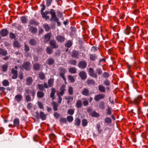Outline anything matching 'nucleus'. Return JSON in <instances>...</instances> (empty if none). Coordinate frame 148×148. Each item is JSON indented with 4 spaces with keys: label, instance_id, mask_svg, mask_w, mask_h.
I'll return each mask as SVG.
<instances>
[{
    "label": "nucleus",
    "instance_id": "9d476101",
    "mask_svg": "<svg viewBox=\"0 0 148 148\" xmlns=\"http://www.w3.org/2000/svg\"><path fill=\"white\" fill-rule=\"evenodd\" d=\"M51 34L50 33H48L45 35L44 36L43 38L44 40V43H47L50 39L51 37Z\"/></svg>",
    "mask_w": 148,
    "mask_h": 148
},
{
    "label": "nucleus",
    "instance_id": "7c9ffc66",
    "mask_svg": "<svg viewBox=\"0 0 148 148\" xmlns=\"http://www.w3.org/2000/svg\"><path fill=\"white\" fill-rule=\"evenodd\" d=\"M99 90L101 92H105V89L104 86L101 85H99Z\"/></svg>",
    "mask_w": 148,
    "mask_h": 148
},
{
    "label": "nucleus",
    "instance_id": "4be33fe9",
    "mask_svg": "<svg viewBox=\"0 0 148 148\" xmlns=\"http://www.w3.org/2000/svg\"><path fill=\"white\" fill-rule=\"evenodd\" d=\"M40 118L42 120L46 119V116L44 113L42 112H40L39 114Z\"/></svg>",
    "mask_w": 148,
    "mask_h": 148
},
{
    "label": "nucleus",
    "instance_id": "5701e85b",
    "mask_svg": "<svg viewBox=\"0 0 148 148\" xmlns=\"http://www.w3.org/2000/svg\"><path fill=\"white\" fill-rule=\"evenodd\" d=\"M47 64L49 65H51L54 62V60L52 58H49L47 60Z\"/></svg>",
    "mask_w": 148,
    "mask_h": 148
},
{
    "label": "nucleus",
    "instance_id": "4d7b16f0",
    "mask_svg": "<svg viewBox=\"0 0 148 148\" xmlns=\"http://www.w3.org/2000/svg\"><path fill=\"white\" fill-rule=\"evenodd\" d=\"M106 112L107 115H110L111 114V109L110 107H108V108L106 110Z\"/></svg>",
    "mask_w": 148,
    "mask_h": 148
},
{
    "label": "nucleus",
    "instance_id": "603ef678",
    "mask_svg": "<svg viewBox=\"0 0 148 148\" xmlns=\"http://www.w3.org/2000/svg\"><path fill=\"white\" fill-rule=\"evenodd\" d=\"M60 122L61 123H65L66 122V120L65 118H61L60 119Z\"/></svg>",
    "mask_w": 148,
    "mask_h": 148
},
{
    "label": "nucleus",
    "instance_id": "cd10ccee",
    "mask_svg": "<svg viewBox=\"0 0 148 148\" xmlns=\"http://www.w3.org/2000/svg\"><path fill=\"white\" fill-rule=\"evenodd\" d=\"M37 95L38 97L41 98L44 96V94L42 92L38 91L37 92Z\"/></svg>",
    "mask_w": 148,
    "mask_h": 148
},
{
    "label": "nucleus",
    "instance_id": "39448f33",
    "mask_svg": "<svg viewBox=\"0 0 148 148\" xmlns=\"http://www.w3.org/2000/svg\"><path fill=\"white\" fill-rule=\"evenodd\" d=\"M50 13V12L48 11H45V12H41V14L42 15V16L43 18H45V19L47 20L49 19V16H47V15Z\"/></svg>",
    "mask_w": 148,
    "mask_h": 148
},
{
    "label": "nucleus",
    "instance_id": "338daca9",
    "mask_svg": "<svg viewBox=\"0 0 148 148\" xmlns=\"http://www.w3.org/2000/svg\"><path fill=\"white\" fill-rule=\"evenodd\" d=\"M66 87V86L65 85H63L60 88V90L64 92L65 90Z\"/></svg>",
    "mask_w": 148,
    "mask_h": 148
},
{
    "label": "nucleus",
    "instance_id": "b1692460",
    "mask_svg": "<svg viewBox=\"0 0 148 148\" xmlns=\"http://www.w3.org/2000/svg\"><path fill=\"white\" fill-rule=\"evenodd\" d=\"M53 48L49 46H48L47 47L46 49V51L47 53L48 54H51L53 51Z\"/></svg>",
    "mask_w": 148,
    "mask_h": 148
},
{
    "label": "nucleus",
    "instance_id": "72a5a7b5",
    "mask_svg": "<svg viewBox=\"0 0 148 148\" xmlns=\"http://www.w3.org/2000/svg\"><path fill=\"white\" fill-rule=\"evenodd\" d=\"M26 100L27 102H29L33 99H32V98L29 95H26L25 97Z\"/></svg>",
    "mask_w": 148,
    "mask_h": 148
},
{
    "label": "nucleus",
    "instance_id": "13d9d810",
    "mask_svg": "<svg viewBox=\"0 0 148 148\" xmlns=\"http://www.w3.org/2000/svg\"><path fill=\"white\" fill-rule=\"evenodd\" d=\"M80 124V120L79 119H76L75 120V124L79 126Z\"/></svg>",
    "mask_w": 148,
    "mask_h": 148
},
{
    "label": "nucleus",
    "instance_id": "58836bf2",
    "mask_svg": "<svg viewBox=\"0 0 148 148\" xmlns=\"http://www.w3.org/2000/svg\"><path fill=\"white\" fill-rule=\"evenodd\" d=\"M29 23L31 25H37L38 23L36 22L35 20L33 19H31L29 21Z\"/></svg>",
    "mask_w": 148,
    "mask_h": 148
},
{
    "label": "nucleus",
    "instance_id": "ea45409f",
    "mask_svg": "<svg viewBox=\"0 0 148 148\" xmlns=\"http://www.w3.org/2000/svg\"><path fill=\"white\" fill-rule=\"evenodd\" d=\"M82 125L84 127L86 126L88 124V121L86 119H83L82 121Z\"/></svg>",
    "mask_w": 148,
    "mask_h": 148
},
{
    "label": "nucleus",
    "instance_id": "0e129e2a",
    "mask_svg": "<svg viewBox=\"0 0 148 148\" xmlns=\"http://www.w3.org/2000/svg\"><path fill=\"white\" fill-rule=\"evenodd\" d=\"M57 14L58 16L61 18H62L63 17L62 13L60 11H58L57 12Z\"/></svg>",
    "mask_w": 148,
    "mask_h": 148
},
{
    "label": "nucleus",
    "instance_id": "8fccbe9b",
    "mask_svg": "<svg viewBox=\"0 0 148 148\" xmlns=\"http://www.w3.org/2000/svg\"><path fill=\"white\" fill-rule=\"evenodd\" d=\"M38 105L39 108H40V109H43V106L42 102L40 101H38Z\"/></svg>",
    "mask_w": 148,
    "mask_h": 148
},
{
    "label": "nucleus",
    "instance_id": "3c124183",
    "mask_svg": "<svg viewBox=\"0 0 148 148\" xmlns=\"http://www.w3.org/2000/svg\"><path fill=\"white\" fill-rule=\"evenodd\" d=\"M24 47V50L25 52H28L29 51L30 49L28 45H26L25 44Z\"/></svg>",
    "mask_w": 148,
    "mask_h": 148
},
{
    "label": "nucleus",
    "instance_id": "e433bc0d",
    "mask_svg": "<svg viewBox=\"0 0 148 148\" xmlns=\"http://www.w3.org/2000/svg\"><path fill=\"white\" fill-rule=\"evenodd\" d=\"M2 71L4 72H5L8 68V66L7 64H3L2 66Z\"/></svg>",
    "mask_w": 148,
    "mask_h": 148
},
{
    "label": "nucleus",
    "instance_id": "6e6552de",
    "mask_svg": "<svg viewBox=\"0 0 148 148\" xmlns=\"http://www.w3.org/2000/svg\"><path fill=\"white\" fill-rule=\"evenodd\" d=\"M50 46L53 49L57 48L58 46L57 45L56 42L54 40H51L49 41Z\"/></svg>",
    "mask_w": 148,
    "mask_h": 148
},
{
    "label": "nucleus",
    "instance_id": "c03bdc74",
    "mask_svg": "<svg viewBox=\"0 0 148 148\" xmlns=\"http://www.w3.org/2000/svg\"><path fill=\"white\" fill-rule=\"evenodd\" d=\"M53 0H46V5L48 7L51 5L52 1Z\"/></svg>",
    "mask_w": 148,
    "mask_h": 148
},
{
    "label": "nucleus",
    "instance_id": "6ab92c4d",
    "mask_svg": "<svg viewBox=\"0 0 148 148\" xmlns=\"http://www.w3.org/2000/svg\"><path fill=\"white\" fill-rule=\"evenodd\" d=\"M54 80L53 78H50L48 81V84L49 87H52L53 85Z\"/></svg>",
    "mask_w": 148,
    "mask_h": 148
},
{
    "label": "nucleus",
    "instance_id": "393cba45",
    "mask_svg": "<svg viewBox=\"0 0 148 148\" xmlns=\"http://www.w3.org/2000/svg\"><path fill=\"white\" fill-rule=\"evenodd\" d=\"M33 68L35 70H38L40 69V65L38 63H35L33 65Z\"/></svg>",
    "mask_w": 148,
    "mask_h": 148
},
{
    "label": "nucleus",
    "instance_id": "49530a36",
    "mask_svg": "<svg viewBox=\"0 0 148 148\" xmlns=\"http://www.w3.org/2000/svg\"><path fill=\"white\" fill-rule=\"evenodd\" d=\"M43 27L44 28V29H45V30L46 31H48L49 30L50 28L49 26L47 24H46L43 25Z\"/></svg>",
    "mask_w": 148,
    "mask_h": 148
},
{
    "label": "nucleus",
    "instance_id": "20e7f679",
    "mask_svg": "<svg viewBox=\"0 0 148 148\" xmlns=\"http://www.w3.org/2000/svg\"><path fill=\"white\" fill-rule=\"evenodd\" d=\"M142 99V97L141 95H139L138 96L135 98L134 100L132 101V104H138L141 101V99Z\"/></svg>",
    "mask_w": 148,
    "mask_h": 148
},
{
    "label": "nucleus",
    "instance_id": "1a4fd4ad",
    "mask_svg": "<svg viewBox=\"0 0 148 148\" xmlns=\"http://www.w3.org/2000/svg\"><path fill=\"white\" fill-rule=\"evenodd\" d=\"M11 73L13 75L12 77V78L13 79H16L18 77V71L15 70L14 68H12L11 70Z\"/></svg>",
    "mask_w": 148,
    "mask_h": 148
},
{
    "label": "nucleus",
    "instance_id": "9b49d317",
    "mask_svg": "<svg viewBox=\"0 0 148 148\" xmlns=\"http://www.w3.org/2000/svg\"><path fill=\"white\" fill-rule=\"evenodd\" d=\"M105 96L104 94H99L95 96L94 99L95 101H97L103 99L105 97Z\"/></svg>",
    "mask_w": 148,
    "mask_h": 148
},
{
    "label": "nucleus",
    "instance_id": "aec40b11",
    "mask_svg": "<svg viewBox=\"0 0 148 148\" xmlns=\"http://www.w3.org/2000/svg\"><path fill=\"white\" fill-rule=\"evenodd\" d=\"M29 30L33 34H35L37 32V29L35 27L31 26L30 27Z\"/></svg>",
    "mask_w": 148,
    "mask_h": 148
},
{
    "label": "nucleus",
    "instance_id": "052dcab7",
    "mask_svg": "<svg viewBox=\"0 0 148 148\" xmlns=\"http://www.w3.org/2000/svg\"><path fill=\"white\" fill-rule=\"evenodd\" d=\"M105 104L103 102H100L99 103V107L101 109L104 108Z\"/></svg>",
    "mask_w": 148,
    "mask_h": 148
},
{
    "label": "nucleus",
    "instance_id": "a211bd4d",
    "mask_svg": "<svg viewBox=\"0 0 148 148\" xmlns=\"http://www.w3.org/2000/svg\"><path fill=\"white\" fill-rule=\"evenodd\" d=\"M86 63L84 61L80 62L79 64V67L82 69H84L86 68Z\"/></svg>",
    "mask_w": 148,
    "mask_h": 148
},
{
    "label": "nucleus",
    "instance_id": "79ce46f5",
    "mask_svg": "<svg viewBox=\"0 0 148 148\" xmlns=\"http://www.w3.org/2000/svg\"><path fill=\"white\" fill-rule=\"evenodd\" d=\"M105 122L107 123H110L112 122V120L111 118L109 117H106L105 119Z\"/></svg>",
    "mask_w": 148,
    "mask_h": 148
},
{
    "label": "nucleus",
    "instance_id": "f3484780",
    "mask_svg": "<svg viewBox=\"0 0 148 148\" xmlns=\"http://www.w3.org/2000/svg\"><path fill=\"white\" fill-rule=\"evenodd\" d=\"M19 119L17 118H15L13 122V126L14 127H18L19 125Z\"/></svg>",
    "mask_w": 148,
    "mask_h": 148
},
{
    "label": "nucleus",
    "instance_id": "7ed1b4c3",
    "mask_svg": "<svg viewBox=\"0 0 148 148\" xmlns=\"http://www.w3.org/2000/svg\"><path fill=\"white\" fill-rule=\"evenodd\" d=\"M25 93L28 94H30L32 98V99H34L35 95V92L34 89H33L31 90H30L29 89H25Z\"/></svg>",
    "mask_w": 148,
    "mask_h": 148
},
{
    "label": "nucleus",
    "instance_id": "774afa93",
    "mask_svg": "<svg viewBox=\"0 0 148 148\" xmlns=\"http://www.w3.org/2000/svg\"><path fill=\"white\" fill-rule=\"evenodd\" d=\"M74 113V110L72 109H70L68 111V113L70 115H72Z\"/></svg>",
    "mask_w": 148,
    "mask_h": 148
},
{
    "label": "nucleus",
    "instance_id": "f03ea898",
    "mask_svg": "<svg viewBox=\"0 0 148 148\" xmlns=\"http://www.w3.org/2000/svg\"><path fill=\"white\" fill-rule=\"evenodd\" d=\"M22 67L26 71L29 70L31 68L30 62L28 61H24L22 65Z\"/></svg>",
    "mask_w": 148,
    "mask_h": 148
},
{
    "label": "nucleus",
    "instance_id": "680f3d73",
    "mask_svg": "<svg viewBox=\"0 0 148 148\" xmlns=\"http://www.w3.org/2000/svg\"><path fill=\"white\" fill-rule=\"evenodd\" d=\"M96 71H97V73L99 75H101L102 73V71L99 68L97 69H96Z\"/></svg>",
    "mask_w": 148,
    "mask_h": 148
},
{
    "label": "nucleus",
    "instance_id": "a19ab883",
    "mask_svg": "<svg viewBox=\"0 0 148 148\" xmlns=\"http://www.w3.org/2000/svg\"><path fill=\"white\" fill-rule=\"evenodd\" d=\"M21 21L23 23H25L27 22V19L25 16L21 17Z\"/></svg>",
    "mask_w": 148,
    "mask_h": 148
},
{
    "label": "nucleus",
    "instance_id": "de8ad7c7",
    "mask_svg": "<svg viewBox=\"0 0 148 148\" xmlns=\"http://www.w3.org/2000/svg\"><path fill=\"white\" fill-rule=\"evenodd\" d=\"M9 37L11 39H15L16 38V36L14 34L10 32L9 34Z\"/></svg>",
    "mask_w": 148,
    "mask_h": 148
},
{
    "label": "nucleus",
    "instance_id": "0eeeda50",
    "mask_svg": "<svg viewBox=\"0 0 148 148\" xmlns=\"http://www.w3.org/2000/svg\"><path fill=\"white\" fill-rule=\"evenodd\" d=\"M51 92L50 94V97L52 99V101L53 100L55 99V93L56 92V89L53 87L51 88Z\"/></svg>",
    "mask_w": 148,
    "mask_h": 148
},
{
    "label": "nucleus",
    "instance_id": "f704fd0d",
    "mask_svg": "<svg viewBox=\"0 0 148 148\" xmlns=\"http://www.w3.org/2000/svg\"><path fill=\"white\" fill-rule=\"evenodd\" d=\"M14 46L16 47H20L21 46L20 45L18 41H15L13 43Z\"/></svg>",
    "mask_w": 148,
    "mask_h": 148
},
{
    "label": "nucleus",
    "instance_id": "f8f14e48",
    "mask_svg": "<svg viewBox=\"0 0 148 148\" xmlns=\"http://www.w3.org/2000/svg\"><path fill=\"white\" fill-rule=\"evenodd\" d=\"M56 39L58 42H64L65 40L64 36L61 35L57 36L56 37Z\"/></svg>",
    "mask_w": 148,
    "mask_h": 148
},
{
    "label": "nucleus",
    "instance_id": "c85d7f7f",
    "mask_svg": "<svg viewBox=\"0 0 148 148\" xmlns=\"http://www.w3.org/2000/svg\"><path fill=\"white\" fill-rule=\"evenodd\" d=\"M38 76L39 78L42 80L44 79L45 77V76L43 72L40 73L38 74Z\"/></svg>",
    "mask_w": 148,
    "mask_h": 148
},
{
    "label": "nucleus",
    "instance_id": "ddd939ff",
    "mask_svg": "<svg viewBox=\"0 0 148 148\" xmlns=\"http://www.w3.org/2000/svg\"><path fill=\"white\" fill-rule=\"evenodd\" d=\"M33 82V79L32 77H29L26 78L25 84L28 86L31 85Z\"/></svg>",
    "mask_w": 148,
    "mask_h": 148
},
{
    "label": "nucleus",
    "instance_id": "dca6fc26",
    "mask_svg": "<svg viewBox=\"0 0 148 148\" xmlns=\"http://www.w3.org/2000/svg\"><path fill=\"white\" fill-rule=\"evenodd\" d=\"M52 102L51 103L53 109L54 111H57L58 110V104L53 100L52 101Z\"/></svg>",
    "mask_w": 148,
    "mask_h": 148
},
{
    "label": "nucleus",
    "instance_id": "c756f323",
    "mask_svg": "<svg viewBox=\"0 0 148 148\" xmlns=\"http://www.w3.org/2000/svg\"><path fill=\"white\" fill-rule=\"evenodd\" d=\"M2 84L3 86L6 87L9 86V82L8 80L5 79L2 82Z\"/></svg>",
    "mask_w": 148,
    "mask_h": 148
},
{
    "label": "nucleus",
    "instance_id": "bf43d9fd",
    "mask_svg": "<svg viewBox=\"0 0 148 148\" xmlns=\"http://www.w3.org/2000/svg\"><path fill=\"white\" fill-rule=\"evenodd\" d=\"M67 119L68 121L71 122L73 121V117L69 116L67 117Z\"/></svg>",
    "mask_w": 148,
    "mask_h": 148
},
{
    "label": "nucleus",
    "instance_id": "2f4dec72",
    "mask_svg": "<svg viewBox=\"0 0 148 148\" xmlns=\"http://www.w3.org/2000/svg\"><path fill=\"white\" fill-rule=\"evenodd\" d=\"M7 54V51L4 50L2 49H0V54L2 55L3 56H5Z\"/></svg>",
    "mask_w": 148,
    "mask_h": 148
},
{
    "label": "nucleus",
    "instance_id": "6e6d98bb",
    "mask_svg": "<svg viewBox=\"0 0 148 148\" xmlns=\"http://www.w3.org/2000/svg\"><path fill=\"white\" fill-rule=\"evenodd\" d=\"M68 78L71 81V82H74V78L71 75H69L68 76Z\"/></svg>",
    "mask_w": 148,
    "mask_h": 148
},
{
    "label": "nucleus",
    "instance_id": "423d86ee",
    "mask_svg": "<svg viewBox=\"0 0 148 148\" xmlns=\"http://www.w3.org/2000/svg\"><path fill=\"white\" fill-rule=\"evenodd\" d=\"M8 32L6 29H3L0 31V35L2 37L7 36L8 34Z\"/></svg>",
    "mask_w": 148,
    "mask_h": 148
},
{
    "label": "nucleus",
    "instance_id": "bb28decb",
    "mask_svg": "<svg viewBox=\"0 0 148 148\" xmlns=\"http://www.w3.org/2000/svg\"><path fill=\"white\" fill-rule=\"evenodd\" d=\"M82 93V95L86 96L89 95V90L86 88H84Z\"/></svg>",
    "mask_w": 148,
    "mask_h": 148
},
{
    "label": "nucleus",
    "instance_id": "2eb2a0df",
    "mask_svg": "<svg viewBox=\"0 0 148 148\" xmlns=\"http://www.w3.org/2000/svg\"><path fill=\"white\" fill-rule=\"evenodd\" d=\"M89 72L90 75L94 78H96L97 77L96 74L95 73L92 69L90 68L89 69Z\"/></svg>",
    "mask_w": 148,
    "mask_h": 148
},
{
    "label": "nucleus",
    "instance_id": "37998d69",
    "mask_svg": "<svg viewBox=\"0 0 148 148\" xmlns=\"http://www.w3.org/2000/svg\"><path fill=\"white\" fill-rule=\"evenodd\" d=\"M38 89L40 90H43L44 87L43 85L38 84Z\"/></svg>",
    "mask_w": 148,
    "mask_h": 148
},
{
    "label": "nucleus",
    "instance_id": "f257e3e1",
    "mask_svg": "<svg viewBox=\"0 0 148 148\" xmlns=\"http://www.w3.org/2000/svg\"><path fill=\"white\" fill-rule=\"evenodd\" d=\"M50 14L51 15V18L50 19V21H53L55 22H56L58 21L59 19L56 16V13L53 9L50 10Z\"/></svg>",
    "mask_w": 148,
    "mask_h": 148
},
{
    "label": "nucleus",
    "instance_id": "69168bd1",
    "mask_svg": "<svg viewBox=\"0 0 148 148\" xmlns=\"http://www.w3.org/2000/svg\"><path fill=\"white\" fill-rule=\"evenodd\" d=\"M103 76L104 77L107 78L109 76V73L107 72H105L103 74Z\"/></svg>",
    "mask_w": 148,
    "mask_h": 148
},
{
    "label": "nucleus",
    "instance_id": "864d4df0",
    "mask_svg": "<svg viewBox=\"0 0 148 148\" xmlns=\"http://www.w3.org/2000/svg\"><path fill=\"white\" fill-rule=\"evenodd\" d=\"M87 82L88 84H94L95 83V81L93 80H87Z\"/></svg>",
    "mask_w": 148,
    "mask_h": 148
},
{
    "label": "nucleus",
    "instance_id": "4468645a",
    "mask_svg": "<svg viewBox=\"0 0 148 148\" xmlns=\"http://www.w3.org/2000/svg\"><path fill=\"white\" fill-rule=\"evenodd\" d=\"M22 98L23 96L21 94H18L15 96V100L17 102L19 103L21 101Z\"/></svg>",
    "mask_w": 148,
    "mask_h": 148
},
{
    "label": "nucleus",
    "instance_id": "a18cd8bd",
    "mask_svg": "<svg viewBox=\"0 0 148 148\" xmlns=\"http://www.w3.org/2000/svg\"><path fill=\"white\" fill-rule=\"evenodd\" d=\"M130 27H127L125 31V34L128 35L130 33Z\"/></svg>",
    "mask_w": 148,
    "mask_h": 148
},
{
    "label": "nucleus",
    "instance_id": "412c9836",
    "mask_svg": "<svg viewBox=\"0 0 148 148\" xmlns=\"http://www.w3.org/2000/svg\"><path fill=\"white\" fill-rule=\"evenodd\" d=\"M79 76L82 79H84L87 77L86 73L84 71H82L79 73Z\"/></svg>",
    "mask_w": 148,
    "mask_h": 148
},
{
    "label": "nucleus",
    "instance_id": "09e8293b",
    "mask_svg": "<svg viewBox=\"0 0 148 148\" xmlns=\"http://www.w3.org/2000/svg\"><path fill=\"white\" fill-rule=\"evenodd\" d=\"M82 105V102L81 101L79 100L77 101L76 103V107L78 108H80Z\"/></svg>",
    "mask_w": 148,
    "mask_h": 148
},
{
    "label": "nucleus",
    "instance_id": "5fc2aeb1",
    "mask_svg": "<svg viewBox=\"0 0 148 148\" xmlns=\"http://www.w3.org/2000/svg\"><path fill=\"white\" fill-rule=\"evenodd\" d=\"M92 116L95 117H97L99 116V115L95 112H93L91 114Z\"/></svg>",
    "mask_w": 148,
    "mask_h": 148
},
{
    "label": "nucleus",
    "instance_id": "c9c22d12",
    "mask_svg": "<svg viewBox=\"0 0 148 148\" xmlns=\"http://www.w3.org/2000/svg\"><path fill=\"white\" fill-rule=\"evenodd\" d=\"M72 43L70 41H68L65 44V46L67 48H70L72 46Z\"/></svg>",
    "mask_w": 148,
    "mask_h": 148
},
{
    "label": "nucleus",
    "instance_id": "a878e982",
    "mask_svg": "<svg viewBox=\"0 0 148 148\" xmlns=\"http://www.w3.org/2000/svg\"><path fill=\"white\" fill-rule=\"evenodd\" d=\"M97 56L95 54H91L90 56V59L91 60H95L97 59Z\"/></svg>",
    "mask_w": 148,
    "mask_h": 148
},
{
    "label": "nucleus",
    "instance_id": "473e14b6",
    "mask_svg": "<svg viewBox=\"0 0 148 148\" xmlns=\"http://www.w3.org/2000/svg\"><path fill=\"white\" fill-rule=\"evenodd\" d=\"M29 44L32 45H35L36 44V41L34 39H31L29 40Z\"/></svg>",
    "mask_w": 148,
    "mask_h": 148
},
{
    "label": "nucleus",
    "instance_id": "4c0bfd02",
    "mask_svg": "<svg viewBox=\"0 0 148 148\" xmlns=\"http://www.w3.org/2000/svg\"><path fill=\"white\" fill-rule=\"evenodd\" d=\"M96 127L97 128L98 134H100L102 131V130L100 129V125L99 123H97L96 125Z\"/></svg>",
    "mask_w": 148,
    "mask_h": 148
},
{
    "label": "nucleus",
    "instance_id": "e2e57ef3",
    "mask_svg": "<svg viewBox=\"0 0 148 148\" xmlns=\"http://www.w3.org/2000/svg\"><path fill=\"white\" fill-rule=\"evenodd\" d=\"M59 69L61 72L62 73H65L66 71V69L62 67H60L59 68Z\"/></svg>",
    "mask_w": 148,
    "mask_h": 148
}]
</instances>
